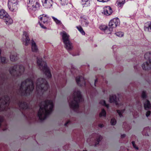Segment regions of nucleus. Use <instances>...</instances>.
<instances>
[{
  "instance_id": "37",
  "label": "nucleus",
  "mask_w": 151,
  "mask_h": 151,
  "mask_svg": "<svg viewBox=\"0 0 151 151\" xmlns=\"http://www.w3.org/2000/svg\"><path fill=\"white\" fill-rule=\"evenodd\" d=\"M100 104L106 107L107 108L109 107V105L108 104H106V101L104 100H101L99 102Z\"/></svg>"
},
{
  "instance_id": "20",
  "label": "nucleus",
  "mask_w": 151,
  "mask_h": 151,
  "mask_svg": "<svg viewBox=\"0 0 151 151\" xmlns=\"http://www.w3.org/2000/svg\"><path fill=\"white\" fill-rule=\"evenodd\" d=\"M144 29L146 31L151 32V22H148L145 23Z\"/></svg>"
},
{
  "instance_id": "26",
  "label": "nucleus",
  "mask_w": 151,
  "mask_h": 151,
  "mask_svg": "<svg viewBox=\"0 0 151 151\" xmlns=\"http://www.w3.org/2000/svg\"><path fill=\"white\" fill-rule=\"evenodd\" d=\"M144 106L145 109L146 110H148L151 109V104L148 100H147L144 103Z\"/></svg>"
},
{
  "instance_id": "43",
  "label": "nucleus",
  "mask_w": 151,
  "mask_h": 151,
  "mask_svg": "<svg viewBox=\"0 0 151 151\" xmlns=\"http://www.w3.org/2000/svg\"><path fill=\"white\" fill-rule=\"evenodd\" d=\"M4 121V119L2 117L0 116V127L1 126V123Z\"/></svg>"
},
{
  "instance_id": "1",
  "label": "nucleus",
  "mask_w": 151,
  "mask_h": 151,
  "mask_svg": "<svg viewBox=\"0 0 151 151\" xmlns=\"http://www.w3.org/2000/svg\"><path fill=\"white\" fill-rule=\"evenodd\" d=\"M53 103L51 100H46L42 101L40 104V109L37 115L39 119L43 121L52 111Z\"/></svg>"
},
{
  "instance_id": "7",
  "label": "nucleus",
  "mask_w": 151,
  "mask_h": 151,
  "mask_svg": "<svg viewBox=\"0 0 151 151\" xmlns=\"http://www.w3.org/2000/svg\"><path fill=\"white\" fill-rule=\"evenodd\" d=\"M27 9L30 13H34L38 10L40 4L38 0H27Z\"/></svg>"
},
{
  "instance_id": "13",
  "label": "nucleus",
  "mask_w": 151,
  "mask_h": 151,
  "mask_svg": "<svg viewBox=\"0 0 151 151\" xmlns=\"http://www.w3.org/2000/svg\"><path fill=\"white\" fill-rule=\"evenodd\" d=\"M78 85L79 86H86L85 80L83 76H79L76 78Z\"/></svg>"
},
{
  "instance_id": "17",
  "label": "nucleus",
  "mask_w": 151,
  "mask_h": 151,
  "mask_svg": "<svg viewBox=\"0 0 151 151\" xmlns=\"http://www.w3.org/2000/svg\"><path fill=\"white\" fill-rule=\"evenodd\" d=\"M112 12L111 7L109 6H106L104 8L102 13L105 15L108 16L111 15Z\"/></svg>"
},
{
  "instance_id": "3",
  "label": "nucleus",
  "mask_w": 151,
  "mask_h": 151,
  "mask_svg": "<svg viewBox=\"0 0 151 151\" xmlns=\"http://www.w3.org/2000/svg\"><path fill=\"white\" fill-rule=\"evenodd\" d=\"M72 100L69 102L70 108L74 110L79 108V104L84 101L81 92L80 91H74L72 94Z\"/></svg>"
},
{
  "instance_id": "56",
  "label": "nucleus",
  "mask_w": 151,
  "mask_h": 151,
  "mask_svg": "<svg viewBox=\"0 0 151 151\" xmlns=\"http://www.w3.org/2000/svg\"><path fill=\"white\" fill-rule=\"evenodd\" d=\"M135 67H136V66H134V69H135Z\"/></svg>"
},
{
  "instance_id": "36",
  "label": "nucleus",
  "mask_w": 151,
  "mask_h": 151,
  "mask_svg": "<svg viewBox=\"0 0 151 151\" xmlns=\"http://www.w3.org/2000/svg\"><path fill=\"white\" fill-rule=\"evenodd\" d=\"M125 111V109L122 110H116L117 113L118 114L119 116L121 117L123 116L122 114Z\"/></svg>"
},
{
  "instance_id": "57",
  "label": "nucleus",
  "mask_w": 151,
  "mask_h": 151,
  "mask_svg": "<svg viewBox=\"0 0 151 151\" xmlns=\"http://www.w3.org/2000/svg\"><path fill=\"white\" fill-rule=\"evenodd\" d=\"M83 151H87L86 150H83Z\"/></svg>"
},
{
  "instance_id": "5",
  "label": "nucleus",
  "mask_w": 151,
  "mask_h": 151,
  "mask_svg": "<svg viewBox=\"0 0 151 151\" xmlns=\"http://www.w3.org/2000/svg\"><path fill=\"white\" fill-rule=\"evenodd\" d=\"M37 63L38 65L39 66L40 70L43 72L47 78L48 79L51 78L52 75L46 62L43 61L42 58L37 57Z\"/></svg>"
},
{
  "instance_id": "53",
  "label": "nucleus",
  "mask_w": 151,
  "mask_h": 151,
  "mask_svg": "<svg viewBox=\"0 0 151 151\" xmlns=\"http://www.w3.org/2000/svg\"><path fill=\"white\" fill-rule=\"evenodd\" d=\"M79 55L78 54V55H76V54H73V56H76L77 55Z\"/></svg>"
},
{
  "instance_id": "28",
  "label": "nucleus",
  "mask_w": 151,
  "mask_h": 151,
  "mask_svg": "<svg viewBox=\"0 0 151 151\" xmlns=\"http://www.w3.org/2000/svg\"><path fill=\"white\" fill-rule=\"evenodd\" d=\"M1 50L0 48V63L2 64H5L7 63L6 62V58L4 57H1Z\"/></svg>"
},
{
  "instance_id": "9",
  "label": "nucleus",
  "mask_w": 151,
  "mask_h": 151,
  "mask_svg": "<svg viewBox=\"0 0 151 151\" xmlns=\"http://www.w3.org/2000/svg\"><path fill=\"white\" fill-rule=\"evenodd\" d=\"M144 57L147 61L144 62L142 64V68L144 70H151V52L146 53Z\"/></svg>"
},
{
  "instance_id": "48",
  "label": "nucleus",
  "mask_w": 151,
  "mask_h": 151,
  "mask_svg": "<svg viewBox=\"0 0 151 151\" xmlns=\"http://www.w3.org/2000/svg\"><path fill=\"white\" fill-rule=\"evenodd\" d=\"M126 136V134H123L121 135V137L122 138H124Z\"/></svg>"
},
{
  "instance_id": "12",
  "label": "nucleus",
  "mask_w": 151,
  "mask_h": 151,
  "mask_svg": "<svg viewBox=\"0 0 151 151\" xmlns=\"http://www.w3.org/2000/svg\"><path fill=\"white\" fill-rule=\"evenodd\" d=\"M48 17L45 14L40 15L39 17L40 21L39 23L41 27L43 29H46V27L44 26L42 23L45 24H47L48 20Z\"/></svg>"
},
{
  "instance_id": "24",
  "label": "nucleus",
  "mask_w": 151,
  "mask_h": 151,
  "mask_svg": "<svg viewBox=\"0 0 151 151\" xmlns=\"http://www.w3.org/2000/svg\"><path fill=\"white\" fill-rule=\"evenodd\" d=\"M6 24L8 25H10L13 23V21L12 19L9 16L6 17V18L4 19Z\"/></svg>"
},
{
  "instance_id": "38",
  "label": "nucleus",
  "mask_w": 151,
  "mask_h": 151,
  "mask_svg": "<svg viewBox=\"0 0 151 151\" xmlns=\"http://www.w3.org/2000/svg\"><path fill=\"white\" fill-rule=\"evenodd\" d=\"M115 34L117 36L121 37L123 36L124 33L121 32H119L115 33Z\"/></svg>"
},
{
  "instance_id": "41",
  "label": "nucleus",
  "mask_w": 151,
  "mask_h": 151,
  "mask_svg": "<svg viewBox=\"0 0 151 151\" xmlns=\"http://www.w3.org/2000/svg\"><path fill=\"white\" fill-rule=\"evenodd\" d=\"M107 27V26H106L104 25H101L100 27L99 28L101 30H103L104 32L106 28Z\"/></svg>"
},
{
  "instance_id": "30",
  "label": "nucleus",
  "mask_w": 151,
  "mask_h": 151,
  "mask_svg": "<svg viewBox=\"0 0 151 151\" xmlns=\"http://www.w3.org/2000/svg\"><path fill=\"white\" fill-rule=\"evenodd\" d=\"M113 28L111 27H109L108 28L107 26L104 32L106 34H110L113 31Z\"/></svg>"
},
{
  "instance_id": "34",
  "label": "nucleus",
  "mask_w": 151,
  "mask_h": 151,
  "mask_svg": "<svg viewBox=\"0 0 151 151\" xmlns=\"http://www.w3.org/2000/svg\"><path fill=\"white\" fill-rule=\"evenodd\" d=\"M76 28L82 34V35H85V32L81 26H77Z\"/></svg>"
},
{
  "instance_id": "31",
  "label": "nucleus",
  "mask_w": 151,
  "mask_h": 151,
  "mask_svg": "<svg viewBox=\"0 0 151 151\" xmlns=\"http://www.w3.org/2000/svg\"><path fill=\"white\" fill-rule=\"evenodd\" d=\"M102 137L100 135H99L98 137L97 138L96 140V142L95 143V146H97V145H98L99 143V142L101 141L102 139Z\"/></svg>"
},
{
  "instance_id": "23",
  "label": "nucleus",
  "mask_w": 151,
  "mask_h": 151,
  "mask_svg": "<svg viewBox=\"0 0 151 151\" xmlns=\"http://www.w3.org/2000/svg\"><path fill=\"white\" fill-rule=\"evenodd\" d=\"M91 2V0H82L81 4L83 7H87L90 6Z\"/></svg>"
},
{
  "instance_id": "22",
  "label": "nucleus",
  "mask_w": 151,
  "mask_h": 151,
  "mask_svg": "<svg viewBox=\"0 0 151 151\" xmlns=\"http://www.w3.org/2000/svg\"><path fill=\"white\" fill-rule=\"evenodd\" d=\"M8 15V13L4 9L0 10V18L1 19H4Z\"/></svg>"
},
{
  "instance_id": "10",
  "label": "nucleus",
  "mask_w": 151,
  "mask_h": 151,
  "mask_svg": "<svg viewBox=\"0 0 151 151\" xmlns=\"http://www.w3.org/2000/svg\"><path fill=\"white\" fill-rule=\"evenodd\" d=\"M4 100H2V98H0V102H1V104L0 106L1 108L4 109H3V111L6 110V108L8 106L10 103V99L9 96L7 95H4Z\"/></svg>"
},
{
  "instance_id": "2",
  "label": "nucleus",
  "mask_w": 151,
  "mask_h": 151,
  "mask_svg": "<svg viewBox=\"0 0 151 151\" xmlns=\"http://www.w3.org/2000/svg\"><path fill=\"white\" fill-rule=\"evenodd\" d=\"M34 88L32 79L28 78L21 82L19 88L21 96H27L32 92Z\"/></svg>"
},
{
  "instance_id": "29",
  "label": "nucleus",
  "mask_w": 151,
  "mask_h": 151,
  "mask_svg": "<svg viewBox=\"0 0 151 151\" xmlns=\"http://www.w3.org/2000/svg\"><path fill=\"white\" fill-rule=\"evenodd\" d=\"M125 0H118L117 6L118 7L122 8L125 3Z\"/></svg>"
},
{
  "instance_id": "14",
  "label": "nucleus",
  "mask_w": 151,
  "mask_h": 151,
  "mask_svg": "<svg viewBox=\"0 0 151 151\" xmlns=\"http://www.w3.org/2000/svg\"><path fill=\"white\" fill-rule=\"evenodd\" d=\"M120 24V20L118 18L112 19L109 23V26L112 28H115Z\"/></svg>"
},
{
  "instance_id": "19",
  "label": "nucleus",
  "mask_w": 151,
  "mask_h": 151,
  "mask_svg": "<svg viewBox=\"0 0 151 151\" xmlns=\"http://www.w3.org/2000/svg\"><path fill=\"white\" fill-rule=\"evenodd\" d=\"M23 37H24L25 38V45L27 46L30 43V40L29 37L27 33L26 32H24L23 34Z\"/></svg>"
},
{
  "instance_id": "46",
  "label": "nucleus",
  "mask_w": 151,
  "mask_h": 151,
  "mask_svg": "<svg viewBox=\"0 0 151 151\" xmlns=\"http://www.w3.org/2000/svg\"><path fill=\"white\" fill-rule=\"evenodd\" d=\"M133 147L136 150H138V148L137 147L136 145L135 144V145L134 146H133Z\"/></svg>"
},
{
  "instance_id": "27",
  "label": "nucleus",
  "mask_w": 151,
  "mask_h": 151,
  "mask_svg": "<svg viewBox=\"0 0 151 151\" xmlns=\"http://www.w3.org/2000/svg\"><path fill=\"white\" fill-rule=\"evenodd\" d=\"M10 59L12 61H16L18 59L17 53H15L13 54L12 53H11L10 55Z\"/></svg>"
},
{
  "instance_id": "11",
  "label": "nucleus",
  "mask_w": 151,
  "mask_h": 151,
  "mask_svg": "<svg viewBox=\"0 0 151 151\" xmlns=\"http://www.w3.org/2000/svg\"><path fill=\"white\" fill-rule=\"evenodd\" d=\"M19 2L17 0H8V6L9 10L12 12H15L17 9V5Z\"/></svg>"
},
{
  "instance_id": "15",
  "label": "nucleus",
  "mask_w": 151,
  "mask_h": 151,
  "mask_svg": "<svg viewBox=\"0 0 151 151\" xmlns=\"http://www.w3.org/2000/svg\"><path fill=\"white\" fill-rule=\"evenodd\" d=\"M17 104L21 109H29V104L25 101L19 100Z\"/></svg>"
},
{
  "instance_id": "44",
  "label": "nucleus",
  "mask_w": 151,
  "mask_h": 151,
  "mask_svg": "<svg viewBox=\"0 0 151 151\" xmlns=\"http://www.w3.org/2000/svg\"><path fill=\"white\" fill-rule=\"evenodd\" d=\"M151 114V111H147L146 113V115L147 117L149 116Z\"/></svg>"
},
{
  "instance_id": "4",
  "label": "nucleus",
  "mask_w": 151,
  "mask_h": 151,
  "mask_svg": "<svg viewBox=\"0 0 151 151\" xmlns=\"http://www.w3.org/2000/svg\"><path fill=\"white\" fill-rule=\"evenodd\" d=\"M49 88L48 82L45 79L43 78H39L37 81L36 93L38 96L43 94L44 92L47 91Z\"/></svg>"
},
{
  "instance_id": "45",
  "label": "nucleus",
  "mask_w": 151,
  "mask_h": 151,
  "mask_svg": "<svg viewBox=\"0 0 151 151\" xmlns=\"http://www.w3.org/2000/svg\"><path fill=\"white\" fill-rule=\"evenodd\" d=\"M70 122V121H67L66 122L64 126H67V124H68Z\"/></svg>"
},
{
  "instance_id": "18",
  "label": "nucleus",
  "mask_w": 151,
  "mask_h": 151,
  "mask_svg": "<svg viewBox=\"0 0 151 151\" xmlns=\"http://www.w3.org/2000/svg\"><path fill=\"white\" fill-rule=\"evenodd\" d=\"M109 102L115 103L116 106H119V104L116 100V96L115 95H110L109 97Z\"/></svg>"
},
{
  "instance_id": "51",
  "label": "nucleus",
  "mask_w": 151,
  "mask_h": 151,
  "mask_svg": "<svg viewBox=\"0 0 151 151\" xmlns=\"http://www.w3.org/2000/svg\"><path fill=\"white\" fill-rule=\"evenodd\" d=\"M7 125L6 124H5V127H6V128L5 129H3V130L4 131H5V130H6V129H7Z\"/></svg>"
},
{
  "instance_id": "50",
  "label": "nucleus",
  "mask_w": 151,
  "mask_h": 151,
  "mask_svg": "<svg viewBox=\"0 0 151 151\" xmlns=\"http://www.w3.org/2000/svg\"><path fill=\"white\" fill-rule=\"evenodd\" d=\"M132 143L133 146H134L135 144V142L134 141H132Z\"/></svg>"
},
{
  "instance_id": "39",
  "label": "nucleus",
  "mask_w": 151,
  "mask_h": 151,
  "mask_svg": "<svg viewBox=\"0 0 151 151\" xmlns=\"http://www.w3.org/2000/svg\"><path fill=\"white\" fill-rule=\"evenodd\" d=\"M116 120L115 118H113L111 119V123L112 125H115V124H116Z\"/></svg>"
},
{
  "instance_id": "16",
  "label": "nucleus",
  "mask_w": 151,
  "mask_h": 151,
  "mask_svg": "<svg viewBox=\"0 0 151 151\" xmlns=\"http://www.w3.org/2000/svg\"><path fill=\"white\" fill-rule=\"evenodd\" d=\"M43 6L47 8H50L53 4L52 0H42Z\"/></svg>"
},
{
  "instance_id": "47",
  "label": "nucleus",
  "mask_w": 151,
  "mask_h": 151,
  "mask_svg": "<svg viewBox=\"0 0 151 151\" xmlns=\"http://www.w3.org/2000/svg\"><path fill=\"white\" fill-rule=\"evenodd\" d=\"M99 127L101 128H102L104 127V125L102 124H99Z\"/></svg>"
},
{
  "instance_id": "21",
  "label": "nucleus",
  "mask_w": 151,
  "mask_h": 151,
  "mask_svg": "<svg viewBox=\"0 0 151 151\" xmlns=\"http://www.w3.org/2000/svg\"><path fill=\"white\" fill-rule=\"evenodd\" d=\"M81 23L82 25L85 27H87L89 24L88 20L86 19V18L85 16H83L81 17Z\"/></svg>"
},
{
  "instance_id": "35",
  "label": "nucleus",
  "mask_w": 151,
  "mask_h": 151,
  "mask_svg": "<svg viewBox=\"0 0 151 151\" xmlns=\"http://www.w3.org/2000/svg\"><path fill=\"white\" fill-rule=\"evenodd\" d=\"M60 4L62 6L67 5L68 3V0H59Z\"/></svg>"
},
{
  "instance_id": "6",
  "label": "nucleus",
  "mask_w": 151,
  "mask_h": 151,
  "mask_svg": "<svg viewBox=\"0 0 151 151\" xmlns=\"http://www.w3.org/2000/svg\"><path fill=\"white\" fill-rule=\"evenodd\" d=\"M25 70L24 67L22 65H14L10 67L9 73L14 77H18L24 73Z\"/></svg>"
},
{
  "instance_id": "54",
  "label": "nucleus",
  "mask_w": 151,
  "mask_h": 151,
  "mask_svg": "<svg viewBox=\"0 0 151 151\" xmlns=\"http://www.w3.org/2000/svg\"><path fill=\"white\" fill-rule=\"evenodd\" d=\"M18 1H19V2H20L22 0H17Z\"/></svg>"
},
{
  "instance_id": "33",
  "label": "nucleus",
  "mask_w": 151,
  "mask_h": 151,
  "mask_svg": "<svg viewBox=\"0 0 151 151\" xmlns=\"http://www.w3.org/2000/svg\"><path fill=\"white\" fill-rule=\"evenodd\" d=\"M51 17L53 20V21L55 22L56 24L60 25L62 24L60 21L58 20L57 19L55 18V17L53 16H52Z\"/></svg>"
},
{
  "instance_id": "40",
  "label": "nucleus",
  "mask_w": 151,
  "mask_h": 151,
  "mask_svg": "<svg viewBox=\"0 0 151 151\" xmlns=\"http://www.w3.org/2000/svg\"><path fill=\"white\" fill-rule=\"evenodd\" d=\"M141 97L143 99H145L147 97V95L145 91H142Z\"/></svg>"
},
{
  "instance_id": "25",
  "label": "nucleus",
  "mask_w": 151,
  "mask_h": 151,
  "mask_svg": "<svg viewBox=\"0 0 151 151\" xmlns=\"http://www.w3.org/2000/svg\"><path fill=\"white\" fill-rule=\"evenodd\" d=\"M32 50L33 52H37L38 51L37 46L33 40H32Z\"/></svg>"
},
{
  "instance_id": "52",
  "label": "nucleus",
  "mask_w": 151,
  "mask_h": 151,
  "mask_svg": "<svg viewBox=\"0 0 151 151\" xmlns=\"http://www.w3.org/2000/svg\"><path fill=\"white\" fill-rule=\"evenodd\" d=\"M3 109H4V108H3V109H1V107L0 106V111H3Z\"/></svg>"
},
{
  "instance_id": "55",
  "label": "nucleus",
  "mask_w": 151,
  "mask_h": 151,
  "mask_svg": "<svg viewBox=\"0 0 151 151\" xmlns=\"http://www.w3.org/2000/svg\"><path fill=\"white\" fill-rule=\"evenodd\" d=\"M147 128H145L144 129V131L145 130V129H146Z\"/></svg>"
},
{
  "instance_id": "49",
  "label": "nucleus",
  "mask_w": 151,
  "mask_h": 151,
  "mask_svg": "<svg viewBox=\"0 0 151 151\" xmlns=\"http://www.w3.org/2000/svg\"><path fill=\"white\" fill-rule=\"evenodd\" d=\"M98 81V79H96L94 81V86H96V83Z\"/></svg>"
},
{
  "instance_id": "32",
  "label": "nucleus",
  "mask_w": 151,
  "mask_h": 151,
  "mask_svg": "<svg viewBox=\"0 0 151 151\" xmlns=\"http://www.w3.org/2000/svg\"><path fill=\"white\" fill-rule=\"evenodd\" d=\"M106 115V112L104 109L101 110V112L99 113V116L100 117H105Z\"/></svg>"
},
{
  "instance_id": "42",
  "label": "nucleus",
  "mask_w": 151,
  "mask_h": 151,
  "mask_svg": "<svg viewBox=\"0 0 151 151\" xmlns=\"http://www.w3.org/2000/svg\"><path fill=\"white\" fill-rule=\"evenodd\" d=\"M0 77L1 80L3 81H4L5 79V76L4 74L2 73Z\"/></svg>"
},
{
  "instance_id": "8",
  "label": "nucleus",
  "mask_w": 151,
  "mask_h": 151,
  "mask_svg": "<svg viewBox=\"0 0 151 151\" xmlns=\"http://www.w3.org/2000/svg\"><path fill=\"white\" fill-rule=\"evenodd\" d=\"M60 34L62 35L63 42L65 44V47L68 50H71L73 46L69 40V35L65 31L61 32Z\"/></svg>"
}]
</instances>
